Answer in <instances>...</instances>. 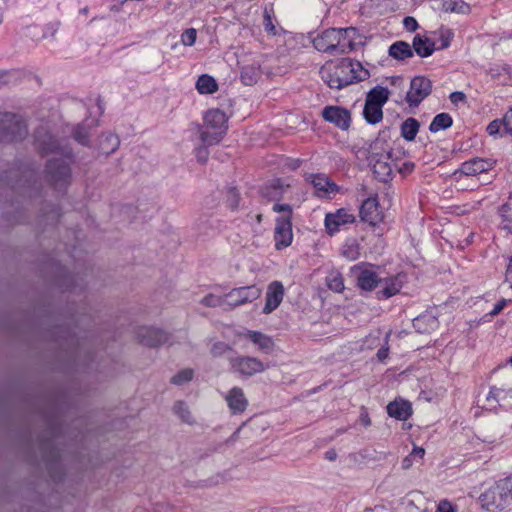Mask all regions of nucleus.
<instances>
[{"instance_id": "f257e3e1", "label": "nucleus", "mask_w": 512, "mask_h": 512, "mask_svg": "<svg viewBox=\"0 0 512 512\" xmlns=\"http://www.w3.org/2000/svg\"><path fill=\"white\" fill-rule=\"evenodd\" d=\"M312 43L316 50L337 56L354 51L363 41L357 29L349 27L326 29Z\"/></svg>"}, {"instance_id": "f03ea898", "label": "nucleus", "mask_w": 512, "mask_h": 512, "mask_svg": "<svg viewBox=\"0 0 512 512\" xmlns=\"http://www.w3.org/2000/svg\"><path fill=\"white\" fill-rule=\"evenodd\" d=\"M321 73L327 85L335 89L363 81L369 76L368 70L359 61L350 58H343L337 64L324 66Z\"/></svg>"}, {"instance_id": "7ed1b4c3", "label": "nucleus", "mask_w": 512, "mask_h": 512, "mask_svg": "<svg viewBox=\"0 0 512 512\" xmlns=\"http://www.w3.org/2000/svg\"><path fill=\"white\" fill-rule=\"evenodd\" d=\"M199 141L218 144L228 131V116L220 109H210L203 116V123L195 124Z\"/></svg>"}, {"instance_id": "20e7f679", "label": "nucleus", "mask_w": 512, "mask_h": 512, "mask_svg": "<svg viewBox=\"0 0 512 512\" xmlns=\"http://www.w3.org/2000/svg\"><path fill=\"white\" fill-rule=\"evenodd\" d=\"M482 506L489 511H501L512 504V474L500 479L480 495Z\"/></svg>"}, {"instance_id": "39448f33", "label": "nucleus", "mask_w": 512, "mask_h": 512, "mask_svg": "<svg viewBox=\"0 0 512 512\" xmlns=\"http://www.w3.org/2000/svg\"><path fill=\"white\" fill-rule=\"evenodd\" d=\"M483 407L487 410H496L498 407L512 409V371L490 388Z\"/></svg>"}, {"instance_id": "423d86ee", "label": "nucleus", "mask_w": 512, "mask_h": 512, "mask_svg": "<svg viewBox=\"0 0 512 512\" xmlns=\"http://www.w3.org/2000/svg\"><path fill=\"white\" fill-rule=\"evenodd\" d=\"M27 134V128L22 118L16 114L0 113V140L15 141Z\"/></svg>"}, {"instance_id": "0eeeda50", "label": "nucleus", "mask_w": 512, "mask_h": 512, "mask_svg": "<svg viewBox=\"0 0 512 512\" xmlns=\"http://www.w3.org/2000/svg\"><path fill=\"white\" fill-rule=\"evenodd\" d=\"M391 153L388 150L377 151V144L371 147L368 156L369 165L377 179L387 182L392 175V165L390 163Z\"/></svg>"}, {"instance_id": "6e6552de", "label": "nucleus", "mask_w": 512, "mask_h": 512, "mask_svg": "<svg viewBox=\"0 0 512 512\" xmlns=\"http://www.w3.org/2000/svg\"><path fill=\"white\" fill-rule=\"evenodd\" d=\"M261 295V289L255 285L234 288L226 293V305L232 309L253 302Z\"/></svg>"}, {"instance_id": "1a4fd4ad", "label": "nucleus", "mask_w": 512, "mask_h": 512, "mask_svg": "<svg viewBox=\"0 0 512 512\" xmlns=\"http://www.w3.org/2000/svg\"><path fill=\"white\" fill-rule=\"evenodd\" d=\"M93 100V98H90ZM103 113V105L100 99H94V106L89 107V116L85 119L83 125H79L74 132V138L82 145L88 144L89 134L87 128L98 126L97 117Z\"/></svg>"}, {"instance_id": "9d476101", "label": "nucleus", "mask_w": 512, "mask_h": 512, "mask_svg": "<svg viewBox=\"0 0 512 512\" xmlns=\"http://www.w3.org/2000/svg\"><path fill=\"white\" fill-rule=\"evenodd\" d=\"M46 172L49 180L56 187H64L69 182L70 167L68 162L63 158L49 160L46 165Z\"/></svg>"}, {"instance_id": "9b49d317", "label": "nucleus", "mask_w": 512, "mask_h": 512, "mask_svg": "<svg viewBox=\"0 0 512 512\" xmlns=\"http://www.w3.org/2000/svg\"><path fill=\"white\" fill-rule=\"evenodd\" d=\"M230 365L234 372L245 377H251L263 372L266 367L262 361L255 357L239 356L230 359Z\"/></svg>"}, {"instance_id": "f8f14e48", "label": "nucleus", "mask_w": 512, "mask_h": 512, "mask_svg": "<svg viewBox=\"0 0 512 512\" xmlns=\"http://www.w3.org/2000/svg\"><path fill=\"white\" fill-rule=\"evenodd\" d=\"M293 239L292 224L289 215H282L276 219L274 232L275 248L284 249L291 245Z\"/></svg>"}, {"instance_id": "ddd939ff", "label": "nucleus", "mask_w": 512, "mask_h": 512, "mask_svg": "<svg viewBox=\"0 0 512 512\" xmlns=\"http://www.w3.org/2000/svg\"><path fill=\"white\" fill-rule=\"evenodd\" d=\"M405 81L400 76L385 79L381 84L372 88L366 96H399Z\"/></svg>"}, {"instance_id": "4468645a", "label": "nucleus", "mask_w": 512, "mask_h": 512, "mask_svg": "<svg viewBox=\"0 0 512 512\" xmlns=\"http://www.w3.org/2000/svg\"><path fill=\"white\" fill-rule=\"evenodd\" d=\"M360 218L371 226L377 225L383 219L377 197H369L360 207Z\"/></svg>"}, {"instance_id": "2eb2a0df", "label": "nucleus", "mask_w": 512, "mask_h": 512, "mask_svg": "<svg viewBox=\"0 0 512 512\" xmlns=\"http://www.w3.org/2000/svg\"><path fill=\"white\" fill-rule=\"evenodd\" d=\"M352 271L356 275L357 286L362 290L372 291L382 283V279L370 268L355 266Z\"/></svg>"}, {"instance_id": "dca6fc26", "label": "nucleus", "mask_w": 512, "mask_h": 512, "mask_svg": "<svg viewBox=\"0 0 512 512\" xmlns=\"http://www.w3.org/2000/svg\"><path fill=\"white\" fill-rule=\"evenodd\" d=\"M495 165L493 159L474 158L464 162L455 175L460 173L466 176H476L491 170Z\"/></svg>"}, {"instance_id": "f3484780", "label": "nucleus", "mask_w": 512, "mask_h": 512, "mask_svg": "<svg viewBox=\"0 0 512 512\" xmlns=\"http://www.w3.org/2000/svg\"><path fill=\"white\" fill-rule=\"evenodd\" d=\"M323 118L336 125L342 130H346L350 126V113L348 110L338 106H328L322 112Z\"/></svg>"}, {"instance_id": "a211bd4d", "label": "nucleus", "mask_w": 512, "mask_h": 512, "mask_svg": "<svg viewBox=\"0 0 512 512\" xmlns=\"http://www.w3.org/2000/svg\"><path fill=\"white\" fill-rule=\"evenodd\" d=\"M404 281V274H397L395 276L382 279V283L379 284L381 289L377 292L378 299H389L390 297L398 294L403 287Z\"/></svg>"}, {"instance_id": "6ab92c4d", "label": "nucleus", "mask_w": 512, "mask_h": 512, "mask_svg": "<svg viewBox=\"0 0 512 512\" xmlns=\"http://www.w3.org/2000/svg\"><path fill=\"white\" fill-rule=\"evenodd\" d=\"M139 341L148 347H156L167 341V334L158 328L142 327L137 333Z\"/></svg>"}, {"instance_id": "aec40b11", "label": "nucleus", "mask_w": 512, "mask_h": 512, "mask_svg": "<svg viewBox=\"0 0 512 512\" xmlns=\"http://www.w3.org/2000/svg\"><path fill=\"white\" fill-rule=\"evenodd\" d=\"M355 216L345 209H339L335 213H328L325 217V226L330 234L337 232L342 225L353 223Z\"/></svg>"}, {"instance_id": "412c9836", "label": "nucleus", "mask_w": 512, "mask_h": 512, "mask_svg": "<svg viewBox=\"0 0 512 512\" xmlns=\"http://www.w3.org/2000/svg\"><path fill=\"white\" fill-rule=\"evenodd\" d=\"M284 296V287L281 282L273 281L269 284L266 292V303L263 313L269 314L274 311L282 302Z\"/></svg>"}, {"instance_id": "4be33fe9", "label": "nucleus", "mask_w": 512, "mask_h": 512, "mask_svg": "<svg viewBox=\"0 0 512 512\" xmlns=\"http://www.w3.org/2000/svg\"><path fill=\"white\" fill-rule=\"evenodd\" d=\"M388 98H367L363 110L365 120L370 124H376L383 118L382 107Z\"/></svg>"}, {"instance_id": "5701e85b", "label": "nucleus", "mask_w": 512, "mask_h": 512, "mask_svg": "<svg viewBox=\"0 0 512 512\" xmlns=\"http://www.w3.org/2000/svg\"><path fill=\"white\" fill-rule=\"evenodd\" d=\"M225 400L232 414H241L248 406V400L240 387L231 388L225 395Z\"/></svg>"}, {"instance_id": "b1692460", "label": "nucleus", "mask_w": 512, "mask_h": 512, "mask_svg": "<svg viewBox=\"0 0 512 512\" xmlns=\"http://www.w3.org/2000/svg\"><path fill=\"white\" fill-rule=\"evenodd\" d=\"M311 183L320 197H326L338 191V186L324 174L311 175Z\"/></svg>"}, {"instance_id": "393cba45", "label": "nucleus", "mask_w": 512, "mask_h": 512, "mask_svg": "<svg viewBox=\"0 0 512 512\" xmlns=\"http://www.w3.org/2000/svg\"><path fill=\"white\" fill-rule=\"evenodd\" d=\"M387 413L390 417L405 421L411 416L412 407L406 400H395L387 405Z\"/></svg>"}, {"instance_id": "a878e982", "label": "nucleus", "mask_w": 512, "mask_h": 512, "mask_svg": "<svg viewBox=\"0 0 512 512\" xmlns=\"http://www.w3.org/2000/svg\"><path fill=\"white\" fill-rule=\"evenodd\" d=\"M432 93V82L424 76H416L410 82L406 96H429Z\"/></svg>"}, {"instance_id": "bb28decb", "label": "nucleus", "mask_w": 512, "mask_h": 512, "mask_svg": "<svg viewBox=\"0 0 512 512\" xmlns=\"http://www.w3.org/2000/svg\"><path fill=\"white\" fill-rule=\"evenodd\" d=\"M413 53L420 57H428L435 51V43L426 36L416 35L412 42Z\"/></svg>"}, {"instance_id": "cd10ccee", "label": "nucleus", "mask_w": 512, "mask_h": 512, "mask_svg": "<svg viewBox=\"0 0 512 512\" xmlns=\"http://www.w3.org/2000/svg\"><path fill=\"white\" fill-rule=\"evenodd\" d=\"M389 56L396 60H406L413 56V49L405 41H396L389 47Z\"/></svg>"}, {"instance_id": "c85d7f7f", "label": "nucleus", "mask_w": 512, "mask_h": 512, "mask_svg": "<svg viewBox=\"0 0 512 512\" xmlns=\"http://www.w3.org/2000/svg\"><path fill=\"white\" fill-rule=\"evenodd\" d=\"M246 336L256 345H258L259 349L268 353L273 349V340L271 337L258 332V331H248Z\"/></svg>"}, {"instance_id": "c756f323", "label": "nucleus", "mask_w": 512, "mask_h": 512, "mask_svg": "<svg viewBox=\"0 0 512 512\" xmlns=\"http://www.w3.org/2000/svg\"><path fill=\"white\" fill-rule=\"evenodd\" d=\"M196 89L200 94H213L218 89V84L214 77L203 74L196 82Z\"/></svg>"}, {"instance_id": "7c9ffc66", "label": "nucleus", "mask_w": 512, "mask_h": 512, "mask_svg": "<svg viewBox=\"0 0 512 512\" xmlns=\"http://www.w3.org/2000/svg\"><path fill=\"white\" fill-rule=\"evenodd\" d=\"M420 123L415 118H407L401 124V136L407 141H413L419 131Z\"/></svg>"}, {"instance_id": "2f4dec72", "label": "nucleus", "mask_w": 512, "mask_h": 512, "mask_svg": "<svg viewBox=\"0 0 512 512\" xmlns=\"http://www.w3.org/2000/svg\"><path fill=\"white\" fill-rule=\"evenodd\" d=\"M453 124L452 117L448 113L437 114L429 125V131L437 133L451 127Z\"/></svg>"}, {"instance_id": "473e14b6", "label": "nucleus", "mask_w": 512, "mask_h": 512, "mask_svg": "<svg viewBox=\"0 0 512 512\" xmlns=\"http://www.w3.org/2000/svg\"><path fill=\"white\" fill-rule=\"evenodd\" d=\"M443 10L450 13L468 14L471 8L463 0H447L443 3Z\"/></svg>"}, {"instance_id": "72a5a7b5", "label": "nucleus", "mask_w": 512, "mask_h": 512, "mask_svg": "<svg viewBox=\"0 0 512 512\" xmlns=\"http://www.w3.org/2000/svg\"><path fill=\"white\" fill-rule=\"evenodd\" d=\"M173 412L187 424H194L195 420L189 410L187 404L183 401H176L173 405Z\"/></svg>"}, {"instance_id": "f704fd0d", "label": "nucleus", "mask_w": 512, "mask_h": 512, "mask_svg": "<svg viewBox=\"0 0 512 512\" xmlns=\"http://www.w3.org/2000/svg\"><path fill=\"white\" fill-rule=\"evenodd\" d=\"M119 146V139L114 134H107L102 137L100 147L103 153L110 154L114 152Z\"/></svg>"}, {"instance_id": "c9c22d12", "label": "nucleus", "mask_w": 512, "mask_h": 512, "mask_svg": "<svg viewBox=\"0 0 512 512\" xmlns=\"http://www.w3.org/2000/svg\"><path fill=\"white\" fill-rule=\"evenodd\" d=\"M200 303L206 307H221L226 305V294L223 296L215 295V294H208L205 297H203L200 301Z\"/></svg>"}, {"instance_id": "e433bc0d", "label": "nucleus", "mask_w": 512, "mask_h": 512, "mask_svg": "<svg viewBox=\"0 0 512 512\" xmlns=\"http://www.w3.org/2000/svg\"><path fill=\"white\" fill-rule=\"evenodd\" d=\"M193 375H194V371L192 369H190V368L183 369L171 378V383L174 385H178V386L183 385V384L191 381L193 378Z\"/></svg>"}, {"instance_id": "4c0bfd02", "label": "nucleus", "mask_w": 512, "mask_h": 512, "mask_svg": "<svg viewBox=\"0 0 512 512\" xmlns=\"http://www.w3.org/2000/svg\"><path fill=\"white\" fill-rule=\"evenodd\" d=\"M327 286L330 290L334 291V292H342L344 290V282H343V278L341 276V274L339 273H335V274H331L328 278H327Z\"/></svg>"}, {"instance_id": "58836bf2", "label": "nucleus", "mask_w": 512, "mask_h": 512, "mask_svg": "<svg viewBox=\"0 0 512 512\" xmlns=\"http://www.w3.org/2000/svg\"><path fill=\"white\" fill-rule=\"evenodd\" d=\"M214 144H205L200 141V144L195 147L194 153L197 161L199 163H206L209 158V146H213Z\"/></svg>"}, {"instance_id": "ea45409f", "label": "nucleus", "mask_w": 512, "mask_h": 512, "mask_svg": "<svg viewBox=\"0 0 512 512\" xmlns=\"http://www.w3.org/2000/svg\"><path fill=\"white\" fill-rule=\"evenodd\" d=\"M197 39V31L194 28L186 29L181 35V43L185 46L194 45Z\"/></svg>"}, {"instance_id": "a19ab883", "label": "nucleus", "mask_w": 512, "mask_h": 512, "mask_svg": "<svg viewBox=\"0 0 512 512\" xmlns=\"http://www.w3.org/2000/svg\"><path fill=\"white\" fill-rule=\"evenodd\" d=\"M263 26H264V29H265V31L267 33H269L271 35H276L277 34L276 27H275V25L273 24V21H272L271 12L268 9L264 10Z\"/></svg>"}, {"instance_id": "79ce46f5", "label": "nucleus", "mask_w": 512, "mask_h": 512, "mask_svg": "<svg viewBox=\"0 0 512 512\" xmlns=\"http://www.w3.org/2000/svg\"><path fill=\"white\" fill-rule=\"evenodd\" d=\"M422 323H429L432 329L436 328L438 325L437 319L431 315H423L416 318L414 320V327L420 330Z\"/></svg>"}, {"instance_id": "37998d69", "label": "nucleus", "mask_w": 512, "mask_h": 512, "mask_svg": "<svg viewBox=\"0 0 512 512\" xmlns=\"http://www.w3.org/2000/svg\"><path fill=\"white\" fill-rule=\"evenodd\" d=\"M440 40H441V46L440 49H445L449 47L451 39L453 38V33L449 29H440Z\"/></svg>"}, {"instance_id": "c03bdc74", "label": "nucleus", "mask_w": 512, "mask_h": 512, "mask_svg": "<svg viewBox=\"0 0 512 512\" xmlns=\"http://www.w3.org/2000/svg\"><path fill=\"white\" fill-rule=\"evenodd\" d=\"M391 335V332H388L385 336V345L380 348L378 351H377V358L380 362H383L385 361L387 358H388V355H389V346H388V340H389V337Z\"/></svg>"}, {"instance_id": "a18cd8bd", "label": "nucleus", "mask_w": 512, "mask_h": 512, "mask_svg": "<svg viewBox=\"0 0 512 512\" xmlns=\"http://www.w3.org/2000/svg\"><path fill=\"white\" fill-rule=\"evenodd\" d=\"M227 350H229V346L224 342H216L213 344L211 348V353L213 356H221Z\"/></svg>"}, {"instance_id": "49530a36", "label": "nucleus", "mask_w": 512, "mask_h": 512, "mask_svg": "<svg viewBox=\"0 0 512 512\" xmlns=\"http://www.w3.org/2000/svg\"><path fill=\"white\" fill-rule=\"evenodd\" d=\"M503 124V120L500 121V120H493L492 122H490L487 126V132L490 136H496L498 135L499 131H500V128H501V125Z\"/></svg>"}, {"instance_id": "de8ad7c7", "label": "nucleus", "mask_w": 512, "mask_h": 512, "mask_svg": "<svg viewBox=\"0 0 512 512\" xmlns=\"http://www.w3.org/2000/svg\"><path fill=\"white\" fill-rule=\"evenodd\" d=\"M403 25L409 32H414L418 28L416 19L410 16L404 18Z\"/></svg>"}, {"instance_id": "09e8293b", "label": "nucleus", "mask_w": 512, "mask_h": 512, "mask_svg": "<svg viewBox=\"0 0 512 512\" xmlns=\"http://www.w3.org/2000/svg\"><path fill=\"white\" fill-rule=\"evenodd\" d=\"M503 125L505 132L512 135V108L505 114Z\"/></svg>"}, {"instance_id": "8fccbe9b", "label": "nucleus", "mask_w": 512, "mask_h": 512, "mask_svg": "<svg viewBox=\"0 0 512 512\" xmlns=\"http://www.w3.org/2000/svg\"><path fill=\"white\" fill-rule=\"evenodd\" d=\"M273 211L277 213H283V215H289L291 217V207L287 204H274Z\"/></svg>"}, {"instance_id": "3c124183", "label": "nucleus", "mask_w": 512, "mask_h": 512, "mask_svg": "<svg viewBox=\"0 0 512 512\" xmlns=\"http://www.w3.org/2000/svg\"><path fill=\"white\" fill-rule=\"evenodd\" d=\"M228 201H229V205L232 209H234L238 206V193L234 188L229 190Z\"/></svg>"}, {"instance_id": "603ef678", "label": "nucleus", "mask_w": 512, "mask_h": 512, "mask_svg": "<svg viewBox=\"0 0 512 512\" xmlns=\"http://www.w3.org/2000/svg\"><path fill=\"white\" fill-rule=\"evenodd\" d=\"M249 71V68H244L241 73V79L243 83L247 85H251L253 82H255V79L251 75H249Z\"/></svg>"}, {"instance_id": "864d4df0", "label": "nucleus", "mask_w": 512, "mask_h": 512, "mask_svg": "<svg viewBox=\"0 0 512 512\" xmlns=\"http://www.w3.org/2000/svg\"><path fill=\"white\" fill-rule=\"evenodd\" d=\"M436 512H454V509L448 501H441Z\"/></svg>"}, {"instance_id": "5fc2aeb1", "label": "nucleus", "mask_w": 512, "mask_h": 512, "mask_svg": "<svg viewBox=\"0 0 512 512\" xmlns=\"http://www.w3.org/2000/svg\"><path fill=\"white\" fill-rule=\"evenodd\" d=\"M506 300L505 299H502L500 300L493 308V310L490 312V315L492 316H496L498 315L505 307L506 305Z\"/></svg>"}, {"instance_id": "6e6d98bb", "label": "nucleus", "mask_w": 512, "mask_h": 512, "mask_svg": "<svg viewBox=\"0 0 512 512\" xmlns=\"http://www.w3.org/2000/svg\"><path fill=\"white\" fill-rule=\"evenodd\" d=\"M359 422L364 426L368 427L371 425V419L367 412H362L359 416Z\"/></svg>"}, {"instance_id": "4d7b16f0", "label": "nucleus", "mask_w": 512, "mask_h": 512, "mask_svg": "<svg viewBox=\"0 0 512 512\" xmlns=\"http://www.w3.org/2000/svg\"><path fill=\"white\" fill-rule=\"evenodd\" d=\"M412 457L417 456L419 458H423L425 455V450L422 447H414L412 453L410 454Z\"/></svg>"}, {"instance_id": "13d9d810", "label": "nucleus", "mask_w": 512, "mask_h": 512, "mask_svg": "<svg viewBox=\"0 0 512 512\" xmlns=\"http://www.w3.org/2000/svg\"><path fill=\"white\" fill-rule=\"evenodd\" d=\"M412 456L409 455L407 457H405L402 461V468L403 469H409L411 466H412Z\"/></svg>"}, {"instance_id": "bf43d9fd", "label": "nucleus", "mask_w": 512, "mask_h": 512, "mask_svg": "<svg viewBox=\"0 0 512 512\" xmlns=\"http://www.w3.org/2000/svg\"><path fill=\"white\" fill-rule=\"evenodd\" d=\"M336 452L334 450H329L325 453V458L328 459L329 461H333L336 459Z\"/></svg>"}, {"instance_id": "052dcab7", "label": "nucleus", "mask_w": 512, "mask_h": 512, "mask_svg": "<svg viewBox=\"0 0 512 512\" xmlns=\"http://www.w3.org/2000/svg\"><path fill=\"white\" fill-rule=\"evenodd\" d=\"M241 427H239L229 438L228 442H234L239 438Z\"/></svg>"}, {"instance_id": "680f3d73", "label": "nucleus", "mask_w": 512, "mask_h": 512, "mask_svg": "<svg viewBox=\"0 0 512 512\" xmlns=\"http://www.w3.org/2000/svg\"><path fill=\"white\" fill-rule=\"evenodd\" d=\"M506 277L512 281V258L510 259V263L506 271Z\"/></svg>"}, {"instance_id": "e2e57ef3", "label": "nucleus", "mask_w": 512, "mask_h": 512, "mask_svg": "<svg viewBox=\"0 0 512 512\" xmlns=\"http://www.w3.org/2000/svg\"><path fill=\"white\" fill-rule=\"evenodd\" d=\"M407 99L409 100L410 105L417 106L423 98H407Z\"/></svg>"}, {"instance_id": "0e129e2a", "label": "nucleus", "mask_w": 512, "mask_h": 512, "mask_svg": "<svg viewBox=\"0 0 512 512\" xmlns=\"http://www.w3.org/2000/svg\"><path fill=\"white\" fill-rule=\"evenodd\" d=\"M40 148L42 151L44 152H48V151H53L55 149L54 146L50 147V146H45V144H40Z\"/></svg>"}, {"instance_id": "69168bd1", "label": "nucleus", "mask_w": 512, "mask_h": 512, "mask_svg": "<svg viewBox=\"0 0 512 512\" xmlns=\"http://www.w3.org/2000/svg\"><path fill=\"white\" fill-rule=\"evenodd\" d=\"M413 168H414V164H413V163H405V164H404V169H405L406 171H409V172H410V171H412V170H413Z\"/></svg>"}, {"instance_id": "338daca9", "label": "nucleus", "mask_w": 512, "mask_h": 512, "mask_svg": "<svg viewBox=\"0 0 512 512\" xmlns=\"http://www.w3.org/2000/svg\"><path fill=\"white\" fill-rule=\"evenodd\" d=\"M449 96H465V94L462 91H453L449 94Z\"/></svg>"}, {"instance_id": "774afa93", "label": "nucleus", "mask_w": 512, "mask_h": 512, "mask_svg": "<svg viewBox=\"0 0 512 512\" xmlns=\"http://www.w3.org/2000/svg\"><path fill=\"white\" fill-rule=\"evenodd\" d=\"M272 186H273L275 189H280V188H281L279 180L274 181V182H273V184H272Z\"/></svg>"}]
</instances>
